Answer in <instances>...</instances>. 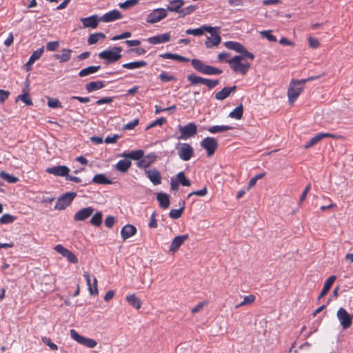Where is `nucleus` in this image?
<instances>
[{"label": "nucleus", "mask_w": 353, "mask_h": 353, "mask_svg": "<svg viewBox=\"0 0 353 353\" xmlns=\"http://www.w3.org/2000/svg\"><path fill=\"white\" fill-rule=\"evenodd\" d=\"M224 45L227 48L233 50L239 53H241V51L244 50V46L242 44H241L240 43L236 42V41H226L224 43Z\"/></svg>", "instance_id": "e433bc0d"}, {"label": "nucleus", "mask_w": 353, "mask_h": 353, "mask_svg": "<svg viewBox=\"0 0 353 353\" xmlns=\"http://www.w3.org/2000/svg\"><path fill=\"white\" fill-rule=\"evenodd\" d=\"M122 48L121 47H114L111 50H105L99 54V57L107 61L108 63L118 61L121 57Z\"/></svg>", "instance_id": "20e7f679"}, {"label": "nucleus", "mask_w": 353, "mask_h": 353, "mask_svg": "<svg viewBox=\"0 0 353 353\" xmlns=\"http://www.w3.org/2000/svg\"><path fill=\"white\" fill-rule=\"evenodd\" d=\"M156 213L154 212L150 219L149 223H148V227L150 228H157L158 226L157 223V219H156Z\"/></svg>", "instance_id": "69168bd1"}, {"label": "nucleus", "mask_w": 353, "mask_h": 353, "mask_svg": "<svg viewBox=\"0 0 353 353\" xmlns=\"http://www.w3.org/2000/svg\"><path fill=\"white\" fill-rule=\"evenodd\" d=\"M132 163L128 160H120L116 165V168L117 170L121 172H126L128 169L130 168Z\"/></svg>", "instance_id": "58836bf2"}, {"label": "nucleus", "mask_w": 353, "mask_h": 353, "mask_svg": "<svg viewBox=\"0 0 353 353\" xmlns=\"http://www.w3.org/2000/svg\"><path fill=\"white\" fill-rule=\"evenodd\" d=\"M54 249L59 254H61L63 257L66 258L70 263L74 264L78 263L79 261L77 256L70 250L63 247L61 244L57 245Z\"/></svg>", "instance_id": "ddd939ff"}, {"label": "nucleus", "mask_w": 353, "mask_h": 353, "mask_svg": "<svg viewBox=\"0 0 353 353\" xmlns=\"http://www.w3.org/2000/svg\"><path fill=\"white\" fill-rule=\"evenodd\" d=\"M176 181H179V184H181L183 186H190L191 182L190 181L185 177V173L183 172H180L176 174V177L175 179Z\"/></svg>", "instance_id": "c03bdc74"}, {"label": "nucleus", "mask_w": 353, "mask_h": 353, "mask_svg": "<svg viewBox=\"0 0 353 353\" xmlns=\"http://www.w3.org/2000/svg\"><path fill=\"white\" fill-rule=\"evenodd\" d=\"M21 100L26 105H32V101L28 93H23L17 97V100Z\"/></svg>", "instance_id": "5fc2aeb1"}, {"label": "nucleus", "mask_w": 353, "mask_h": 353, "mask_svg": "<svg viewBox=\"0 0 353 353\" xmlns=\"http://www.w3.org/2000/svg\"><path fill=\"white\" fill-rule=\"evenodd\" d=\"M336 316L343 330H347L351 327L353 316L350 314L345 308L340 307L336 312Z\"/></svg>", "instance_id": "6e6552de"}, {"label": "nucleus", "mask_w": 353, "mask_h": 353, "mask_svg": "<svg viewBox=\"0 0 353 353\" xmlns=\"http://www.w3.org/2000/svg\"><path fill=\"white\" fill-rule=\"evenodd\" d=\"M167 15V10L165 8H157L147 15L146 22L151 24L156 23L165 19Z\"/></svg>", "instance_id": "9d476101"}, {"label": "nucleus", "mask_w": 353, "mask_h": 353, "mask_svg": "<svg viewBox=\"0 0 353 353\" xmlns=\"http://www.w3.org/2000/svg\"><path fill=\"white\" fill-rule=\"evenodd\" d=\"M77 196V193L74 192H68L60 196L56 203L55 209L62 210L68 207L74 198Z\"/></svg>", "instance_id": "423d86ee"}, {"label": "nucleus", "mask_w": 353, "mask_h": 353, "mask_svg": "<svg viewBox=\"0 0 353 353\" xmlns=\"http://www.w3.org/2000/svg\"><path fill=\"white\" fill-rule=\"evenodd\" d=\"M147 41H148L149 43L153 45L166 43L170 41V34L164 33L150 37L148 38Z\"/></svg>", "instance_id": "aec40b11"}, {"label": "nucleus", "mask_w": 353, "mask_h": 353, "mask_svg": "<svg viewBox=\"0 0 353 353\" xmlns=\"http://www.w3.org/2000/svg\"><path fill=\"white\" fill-rule=\"evenodd\" d=\"M92 182L96 184L111 183V181L103 174H96L92 179Z\"/></svg>", "instance_id": "37998d69"}, {"label": "nucleus", "mask_w": 353, "mask_h": 353, "mask_svg": "<svg viewBox=\"0 0 353 353\" xmlns=\"http://www.w3.org/2000/svg\"><path fill=\"white\" fill-rule=\"evenodd\" d=\"M157 200L159 203L160 208L167 209L170 206V197L168 194L160 192L157 195Z\"/></svg>", "instance_id": "c85d7f7f"}, {"label": "nucleus", "mask_w": 353, "mask_h": 353, "mask_svg": "<svg viewBox=\"0 0 353 353\" xmlns=\"http://www.w3.org/2000/svg\"><path fill=\"white\" fill-rule=\"evenodd\" d=\"M325 138H332L334 139H343V137L339 134H332V133H327V132H322L319 133L316 135H315L314 137H312L308 142H307L304 148L305 149H308L319 142H320L321 140H323Z\"/></svg>", "instance_id": "1a4fd4ad"}, {"label": "nucleus", "mask_w": 353, "mask_h": 353, "mask_svg": "<svg viewBox=\"0 0 353 353\" xmlns=\"http://www.w3.org/2000/svg\"><path fill=\"white\" fill-rule=\"evenodd\" d=\"M219 83V80H212L208 79H204L203 84L208 86L209 89H212L216 86Z\"/></svg>", "instance_id": "0e129e2a"}, {"label": "nucleus", "mask_w": 353, "mask_h": 353, "mask_svg": "<svg viewBox=\"0 0 353 353\" xmlns=\"http://www.w3.org/2000/svg\"><path fill=\"white\" fill-rule=\"evenodd\" d=\"M181 135L178 139L186 140L194 137L197 132V126L194 123H189L185 125H179Z\"/></svg>", "instance_id": "0eeeda50"}, {"label": "nucleus", "mask_w": 353, "mask_h": 353, "mask_svg": "<svg viewBox=\"0 0 353 353\" xmlns=\"http://www.w3.org/2000/svg\"><path fill=\"white\" fill-rule=\"evenodd\" d=\"M103 214L101 212H97L90 219V224L95 227H100L102 224Z\"/></svg>", "instance_id": "79ce46f5"}, {"label": "nucleus", "mask_w": 353, "mask_h": 353, "mask_svg": "<svg viewBox=\"0 0 353 353\" xmlns=\"http://www.w3.org/2000/svg\"><path fill=\"white\" fill-rule=\"evenodd\" d=\"M169 5L167 6L168 11L178 13L179 15L181 13L182 7L185 4L184 0H169Z\"/></svg>", "instance_id": "412c9836"}, {"label": "nucleus", "mask_w": 353, "mask_h": 353, "mask_svg": "<svg viewBox=\"0 0 353 353\" xmlns=\"http://www.w3.org/2000/svg\"><path fill=\"white\" fill-rule=\"evenodd\" d=\"M335 280H336V276L332 275V276H330L325 281L323 288L320 294L319 295V297H318L319 299H322L324 296H325L327 294V293L330 290V288H331L332 285H333L334 282L335 281Z\"/></svg>", "instance_id": "cd10ccee"}, {"label": "nucleus", "mask_w": 353, "mask_h": 353, "mask_svg": "<svg viewBox=\"0 0 353 353\" xmlns=\"http://www.w3.org/2000/svg\"><path fill=\"white\" fill-rule=\"evenodd\" d=\"M232 127L229 125H213L208 128V131L212 134L225 132L232 130Z\"/></svg>", "instance_id": "a19ab883"}, {"label": "nucleus", "mask_w": 353, "mask_h": 353, "mask_svg": "<svg viewBox=\"0 0 353 353\" xmlns=\"http://www.w3.org/2000/svg\"><path fill=\"white\" fill-rule=\"evenodd\" d=\"M72 52V50L71 49L63 48L62 49V54H56L54 55V57L59 60L61 63H65L70 59Z\"/></svg>", "instance_id": "c756f323"}, {"label": "nucleus", "mask_w": 353, "mask_h": 353, "mask_svg": "<svg viewBox=\"0 0 353 353\" xmlns=\"http://www.w3.org/2000/svg\"><path fill=\"white\" fill-rule=\"evenodd\" d=\"M152 159L151 161L145 159L144 156L139 160L137 165L140 168H146L150 166L152 163H154V157H152Z\"/></svg>", "instance_id": "603ef678"}, {"label": "nucleus", "mask_w": 353, "mask_h": 353, "mask_svg": "<svg viewBox=\"0 0 353 353\" xmlns=\"http://www.w3.org/2000/svg\"><path fill=\"white\" fill-rule=\"evenodd\" d=\"M126 301L134 307L135 309L139 310L141 307V301L137 298L134 294H129L125 297Z\"/></svg>", "instance_id": "72a5a7b5"}, {"label": "nucleus", "mask_w": 353, "mask_h": 353, "mask_svg": "<svg viewBox=\"0 0 353 353\" xmlns=\"http://www.w3.org/2000/svg\"><path fill=\"white\" fill-rule=\"evenodd\" d=\"M229 63L230 68L236 73H240L242 75H245L250 68V63L243 60L242 56L237 55L233 58L226 60Z\"/></svg>", "instance_id": "f257e3e1"}, {"label": "nucleus", "mask_w": 353, "mask_h": 353, "mask_svg": "<svg viewBox=\"0 0 353 353\" xmlns=\"http://www.w3.org/2000/svg\"><path fill=\"white\" fill-rule=\"evenodd\" d=\"M81 22L85 28H96L98 26L99 19L97 16L93 15L86 18H82Z\"/></svg>", "instance_id": "a878e982"}, {"label": "nucleus", "mask_w": 353, "mask_h": 353, "mask_svg": "<svg viewBox=\"0 0 353 353\" xmlns=\"http://www.w3.org/2000/svg\"><path fill=\"white\" fill-rule=\"evenodd\" d=\"M105 84L101 81H91L85 85V89L88 92H92L103 88Z\"/></svg>", "instance_id": "473e14b6"}, {"label": "nucleus", "mask_w": 353, "mask_h": 353, "mask_svg": "<svg viewBox=\"0 0 353 353\" xmlns=\"http://www.w3.org/2000/svg\"><path fill=\"white\" fill-rule=\"evenodd\" d=\"M15 220L14 216L9 214H4L1 218H0V223L1 224H8L12 223Z\"/></svg>", "instance_id": "6e6d98bb"}, {"label": "nucleus", "mask_w": 353, "mask_h": 353, "mask_svg": "<svg viewBox=\"0 0 353 353\" xmlns=\"http://www.w3.org/2000/svg\"><path fill=\"white\" fill-rule=\"evenodd\" d=\"M70 336L77 343L89 348H94L97 345V343L95 340L83 336L74 330H70Z\"/></svg>", "instance_id": "9b49d317"}, {"label": "nucleus", "mask_w": 353, "mask_h": 353, "mask_svg": "<svg viewBox=\"0 0 353 353\" xmlns=\"http://www.w3.org/2000/svg\"><path fill=\"white\" fill-rule=\"evenodd\" d=\"M219 29V27H214V29L210 32L212 37H208L205 42L207 48L217 46L221 43V38L216 32Z\"/></svg>", "instance_id": "2eb2a0df"}, {"label": "nucleus", "mask_w": 353, "mask_h": 353, "mask_svg": "<svg viewBox=\"0 0 353 353\" xmlns=\"http://www.w3.org/2000/svg\"><path fill=\"white\" fill-rule=\"evenodd\" d=\"M189 238V235L188 234L176 236L172 240L169 251L172 254L175 253L179 248L181 247L182 244Z\"/></svg>", "instance_id": "6ab92c4d"}, {"label": "nucleus", "mask_w": 353, "mask_h": 353, "mask_svg": "<svg viewBox=\"0 0 353 353\" xmlns=\"http://www.w3.org/2000/svg\"><path fill=\"white\" fill-rule=\"evenodd\" d=\"M41 340L52 350H58V346L55 343H52L49 338L44 336V337H42Z\"/></svg>", "instance_id": "e2e57ef3"}, {"label": "nucleus", "mask_w": 353, "mask_h": 353, "mask_svg": "<svg viewBox=\"0 0 353 353\" xmlns=\"http://www.w3.org/2000/svg\"><path fill=\"white\" fill-rule=\"evenodd\" d=\"M46 172L54 176L66 177L70 172V169L65 165H57L47 168Z\"/></svg>", "instance_id": "a211bd4d"}, {"label": "nucleus", "mask_w": 353, "mask_h": 353, "mask_svg": "<svg viewBox=\"0 0 353 353\" xmlns=\"http://www.w3.org/2000/svg\"><path fill=\"white\" fill-rule=\"evenodd\" d=\"M193 68L200 73L207 75H217L222 73V70L217 68L206 65L201 60L194 59L191 60Z\"/></svg>", "instance_id": "7ed1b4c3"}, {"label": "nucleus", "mask_w": 353, "mask_h": 353, "mask_svg": "<svg viewBox=\"0 0 353 353\" xmlns=\"http://www.w3.org/2000/svg\"><path fill=\"white\" fill-rule=\"evenodd\" d=\"M213 29H214V27L204 25L198 28L188 29L185 31V34H192L194 36H201V35H203L205 32H211V31Z\"/></svg>", "instance_id": "393cba45"}, {"label": "nucleus", "mask_w": 353, "mask_h": 353, "mask_svg": "<svg viewBox=\"0 0 353 353\" xmlns=\"http://www.w3.org/2000/svg\"><path fill=\"white\" fill-rule=\"evenodd\" d=\"M236 90V86L232 87H225L215 94V99L216 100L223 101L228 98L231 93L234 92Z\"/></svg>", "instance_id": "b1692460"}, {"label": "nucleus", "mask_w": 353, "mask_h": 353, "mask_svg": "<svg viewBox=\"0 0 353 353\" xmlns=\"http://www.w3.org/2000/svg\"><path fill=\"white\" fill-rule=\"evenodd\" d=\"M139 119H135L133 121L125 124L123 127V129L125 130H133L136 126H137L139 125Z\"/></svg>", "instance_id": "13d9d810"}, {"label": "nucleus", "mask_w": 353, "mask_h": 353, "mask_svg": "<svg viewBox=\"0 0 353 353\" xmlns=\"http://www.w3.org/2000/svg\"><path fill=\"white\" fill-rule=\"evenodd\" d=\"M147 65V63L144 61H134L130 63H124L122 67L128 70H134L140 68Z\"/></svg>", "instance_id": "4c0bfd02"}, {"label": "nucleus", "mask_w": 353, "mask_h": 353, "mask_svg": "<svg viewBox=\"0 0 353 353\" xmlns=\"http://www.w3.org/2000/svg\"><path fill=\"white\" fill-rule=\"evenodd\" d=\"M48 105L52 108H62L61 103L55 98H48Z\"/></svg>", "instance_id": "4d7b16f0"}, {"label": "nucleus", "mask_w": 353, "mask_h": 353, "mask_svg": "<svg viewBox=\"0 0 353 353\" xmlns=\"http://www.w3.org/2000/svg\"><path fill=\"white\" fill-rule=\"evenodd\" d=\"M94 209L92 207H87L77 211L74 215L75 221H83L89 218L93 213Z\"/></svg>", "instance_id": "f3484780"}, {"label": "nucleus", "mask_w": 353, "mask_h": 353, "mask_svg": "<svg viewBox=\"0 0 353 353\" xmlns=\"http://www.w3.org/2000/svg\"><path fill=\"white\" fill-rule=\"evenodd\" d=\"M137 228L135 226L128 224L124 225L121 230V235L122 239L125 241L137 233Z\"/></svg>", "instance_id": "5701e85b"}, {"label": "nucleus", "mask_w": 353, "mask_h": 353, "mask_svg": "<svg viewBox=\"0 0 353 353\" xmlns=\"http://www.w3.org/2000/svg\"><path fill=\"white\" fill-rule=\"evenodd\" d=\"M101 68L100 65H92L82 69L79 72V76L81 77L90 75L97 72Z\"/></svg>", "instance_id": "c9c22d12"}, {"label": "nucleus", "mask_w": 353, "mask_h": 353, "mask_svg": "<svg viewBox=\"0 0 353 353\" xmlns=\"http://www.w3.org/2000/svg\"><path fill=\"white\" fill-rule=\"evenodd\" d=\"M105 36L103 33H94L90 34L88 39V43L89 45H93L97 43L100 39H105Z\"/></svg>", "instance_id": "a18cd8bd"}, {"label": "nucleus", "mask_w": 353, "mask_h": 353, "mask_svg": "<svg viewBox=\"0 0 353 353\" xmlns=\"http://www.w3.org/2000/svg\"><path fill=\"white\" fill-rule=\"evenodd\" d=\"M84 277L86 280V283L88 287V290L90 294L97 295L99 293L97 288V279L94 277L93 286L91 285V280L89 272H85Z\"/></svg>", "instance_id": "bb28decb"}, {"label": "nucleus", "mask_w": 353, "mask_h": 353, "mask_svg": "<svg viewBox=\"0 0 353 353\" xmlns=\"http://www.w3.org/2000/svg\"><path fill=\"white\" fill-rule=\"evenodd\" d=\"M0 177L10 183H14L19 181L17 177L10 175V174L5 172H1L0 173Z\"/></svg>", "instance_id": "8fccbe9b"}, {"label": "nucleus", "mask_w": 353, "mask_h": 353, "mask_svg": "<svg viewBox=\"0 0 353 353\" xmlns=\"http://www.w3.org/2000/svg\"><path fill=\"white\" fill-rule=\"evenodd\" d=\"M159 57L163 59H173L176 60L181 62H188L190 59L188 58H186L185 57L181 56L177 54H172L170 52H166L164 54H159Z\"/></svg>", "instance_id": "2f4dec72"}, {"label": "nucleus", "mask_w": 353, "mask_h": 353, "mask_svg": "<svg viewBox=\"0 0 353 353\" xmlns=\"http://www.w3.org/2000/svg\"><path fill=\"white\" fill-rule=\"evenodd\" d=\"M181 205L179 209H172L169 213V216L173 219H177L180 218L183 212L184 208H185V201H181V203H180Z\"/></svg>", "instance_id": "f704fd0d"}, {"label": "nucleus", "mask_w": 353, "mask_h": 353, "mask_svg": "<svg viewBox=\"0 0 353 353\" xmlns=\"http://www.w3.org/2000/svg\"><path fill=\"white\" fill-rule=\"evenodd\" d=\"M187 78L188 80L190 82L191 85H196L199 83L203 84L205 79L201 77L196 76L194 74H189Z\"/></svg>", "instance_id": "09e8293b"}, {"label": "nucleus", "mask_w": 353, "mask_h": 353, "mask_svg": "<svg viewBox=\"0 0 353 353\" xmlns=\"http://www.w3.org/2000/svg\"><path fill=\"white\" fill-rule=\"evenodd\" d=\"M243 107L242 104H240L239 106H237L232 112H230L229 117L232 119L239 120L243 117Z\"/></svg>", "instance_id": "ea45409f"}, {"label": "nucleus", "mask_w": 353, "mask_h": 353, "mask_svg": "<svg viewBox=\"0 0 353 353\" xmlns=\"http://www.w3.org/2000/svg\"><path fill=\"white\" fill-rule=\"evenodd\" d=\"M198 7L195 5H190L187 7L183 8L179 14V17H184L193 13Z\"/></svg>", "instance_id": "49530a36"}, {"label": "nucleus", "mask_w": 353, "mask_h": 353, "mask_svg": "<svg viewBox=\"0 0 353 353\" xmlns=\"http://www.w3.org/2000/svg\"><path fill=\"white\" fill-rule=\"evenodd\" d=\"M122 17L121 13L118 10H113L104 14L100 18V20L103 22H111L117 19H120Z\"/></svg>", "instance_id": "4be33fe9"}, {"label": "nucleus", "mask_w": 353, "mask_h": 353, "mask_svg": "<svg viewBox=\"0 0 353 353\" xmlns=\"http://www.w3.org/2000/svg\"><path fill=\"white\" fill-rule=\"evenodd\" d=\"M260 34L262 37L267 39L269 41L275 42L276 41V38L272 34V30H263L260 32Z\"/></svg>", "instance_id": "864d4df0"}, {"label": "nucleus", "mask_w": 353, "mask_h": 353, "mask_svg": "<svg viewBox=\"0 0 353 353\" xmlns=\"http://www.w3.org/2000/svg\"><path fill=\"white\" fill-rule=\"evenodd\" d=\"M145 174L153 185H158L161 183V175L157 168L145 169Z\"/></svg>", "instance_id": "dca6fc26"}, {"label": "nucleus", "mask_w": 353, "mask_h": 353, "mask_svg": "<svg viewBox=\"0 0 353 353\" xmlns=\"http://www.w3.org/2000/svg\"><path fill=\"white\" fill-rule=\"evenodd\" d=\"M139 3V0H126L124 2L120 3L119 6L121 9H128L135 6Z\"/></svg>", "instance_id": "3c124183"}, {"label": "nucleus", "mask_w": 353, "mask_h": 353, "mask_svg": "<svg viewBox=\"0 0 353 353\" xmlns=\"http://www.w3.org/2000/svg\"><path fill=\"white\" fill-rule=\"evenodd\" d=\"M176 149L178 156L184 161H189L194 156V149L189 143H178Z\"/></svg>", "instance_id": "39448f33"}, {"label": "nucleus", "mask_w": 353, "mask_h": 353, "mask_svg": "<svg viewBox=\"0 0 353 353\" xmlns=\"http://www.w3.org/2000/svg\"><path fill=\"white\" fill-rule=\"evenodd\" d=\"M207 193H208L207 188L204 187L201 190L194 191V192L190 193L188 194V197H190L192 195H196V196H205L207 194Z\"/></svg>", "instance_id": "774afa93"}, {"label": "nucleus", "mask_w": 353, "mask_h": 353, "mask_svg": "<svg viewBox=\"0 0 353 353\" xmlns=\"http://www.w3.org/2000/svg\"><path fill=\"white\" fill-rule=\"evenodd\" d=\"M166 122V119L164 117H160L152 122L148 127L146 130L150 129L157 125H162L163 123Z\"/></svg>", "instance_id": "052dcab7"}, {"label": "nucleus", "mask_w": 353, "mask_h": 353, "mask_svg": "<svg viewBox=\"0 0 353 353\" xmlns=\"http://www.w3.org/2000/svg\"><path fill=\"white\" fill-rule=\"evenodd\" d=\"M304 83L302 80H292L289 85L288 90V101L292 105L298 99L303 91Z\"/></svg>", "instance_id": "f03ea898"}, {"label": "nucleus", "mask_w": 353, "mask_h": 353, "mask_svg": "<svg viewBox=\"0 0 353 353\" xmlns=\"http://www.w3.org/2000/svg\"><path fill=\"white\" fill-rule=\"evenodd\" d=\"M44 52V48L42 47L33 52L29 58V63H34L37 60L39 59Z\"/></svg>", "instance_id": "de8ad7c7"}, {"label": "nucleus", "mask_w": 353, "mask_h": 353, "mask_svg": "<svg viewBox=\"0 0 353 353\" xmlns=\"http://www.w3.org/2000/svg\"><path fill=\"white\" fill-rule=\"evenodd\" d=\"M201 146L206 150L208 156L211 157L218 148V142L214 137H208L201 141Z\"/></svg>", "instance_id": "f8f14e48"}, {"label": "nucleus", "mask_w": 353, "mask_h": 353, "mask_svg": "<svg viewBox=\"0 0 353 353\" xmlns=\"http://www.w3.org/2000/svg\"><path fill=\"white\" fill-rule=\"evenodd\" d=\"M143 156L144 152L142 150H134L128 153L124 152L121 154V157L132 160H139Z\"/></svg>", "instance_id": "7c9ffc66"}, {"label": "nucleus", "mask_w": 353, "mask_h": 353, "mask_svg": "<svg viewBox=\"0 0 353 353\" xmlns=\"http://www.w3.org/2000/svg\"><path fill=\"white\" fill-rule=\"evenodd\" d=\"M54 249L59 254H61L63 257L66 258L70 263L74 264L78 263L79 261L77 256L70 250L63 247L61 244L57 245Z\"/></svg>", "instance_id": "4468645a"}, {"label": "nucleus", "mask_w": 353, "mask_h": 353, "mask_svg": "<svg viewBox=\"0 0 353 353\" xmlns=\"http://www.w3.org/2000/svg\"><path fill=\"white\" fill-rule=\"evenodd\" d=\"M159 78L161 81L163 82H169L175 79L173 76L170 75L167 72H162L159 74Z\"/></svg>", "instance_id": "bf43d9fd"}, {"label": "nucleus", "mask_w": 353, "mask_h": 353, "mask_svg": "<svg viewBox=\"0 0 353 353\" xmlns=\"http://www.w3.org/2000/svg\"><path fill=\"white\" fill-rule=\"evenodd\" d=\"M265 176V174L264 173H260L257 175H256L255 176H254L253 178H252L249 183H248V188H252L253 187L254 185H256V181L259 180V179H262L263 176Z\"/></svg>", "instance_id": "338daca9"}, {"label": "nucleus", "mask_w": 353, "mask_h": 353, "mask_svg": "<svg viewBox=\"0 0 353 353\" xmlns=\"http://www.w3.org/2000/svg\"><path fill=\"white\" fill-rule=\"evenodd\" d=\"M59 46V41H50L46 44V49L48 51L53 52L57 50Z\"/></svg>", "instance_id": "680f3d73"}]
</instances>
